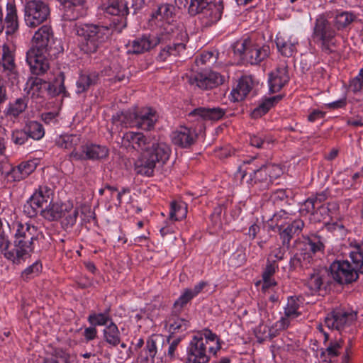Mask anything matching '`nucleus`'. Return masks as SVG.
<instances>
[{"label": "nucleus", "mask_w": 363, "mask_h": 363, "mask_svg": "<svg viewBox=\"0 0 363 363\" xmlns=\"http://www.w3.org/2000/svg\"><path fill=\"white\" fill-rule=\"evenodd\" d=\"M101 9L105 13L113 16L110 26L92 23L76 26V33L82 38L80 48L85 53L96 52L108 40L113 30L121 33L127 26L128 8L125 0H109Z\"/></svg>", "instance_id": "1"}, {"label": "nucleus", "mask_w": 363, "mask_h": 363, "mask_svg": "<svg viewBox=\"0 0 363 363\" xmlns=\"http://www.w3.org/2000/svg\"><path fill=\"white\" fill-rule=\"evenodd\" d=\"M13 227L16 228L13 247L10 249L8 236L2 229V222L0 220V250L7 259L15 264H20L30 257L35 241L42 236V233L36 226L29 223L16 222L13 223Z\"/></svg>", "instance_id": "2"}, {"label": "nucleus", "mask_w": 363, "mask_h": 363, "mask_svg": "<svg viewBox=\"0 0 363 363\" xmlns=\"http://www.w3.org/2000/svg\"><path fill=\"white\" fill-rule=\"evenodd\" d=\"M157 112L150 107H144L140 110L131 111H121L113 115V123H119L125 127L137 128L144 130H152L157 121Z\"/></svg>", "instance_id": "3"}, {"label": "nucleus", "mask_w": 363, "mask_h": 363, "mask_svg": "<svg viewBox=\"0 0 363 363\" xmlns=\"http://www.w3.org/2000/svg\"><path fill=\"white\" fill-rule=\"evenodd\" d=\"M160 35H167V39L160 43L161 48L157 56L158 61L166 62L172 57L181 55L185 51L187 42V35L185 33L170 28H164V31H161Z\"/></svg>", "instance_id": "4"}, {"label": "nucleus", "mask_w": 363, "mask_h": 363, "mask_svg": "<svg viewBox=\"0 0 363 363\" xmlns=\"http://www.w3.org/2000/svg\"><path fill=\"white\" fill-rule=\"evenodd\" d=\"M222 0H191L188 11L191 16L200 15L203 26L209 27L216 23L222 16Z\"/></svg>", "instance_id": "5"}, {"label": "nucleus", "mask_w": 363, "mask_h": 363, "mask_svg": "<svg viewBox=\"0 0 363 363\" xmlns=\"http://www.w3.org/2000/svg\"><path fill=\"white\" fill-rule=\"evenodd\" d=\"M171 148L167 144H160L157 148L146 152L135 162V170L137 174L152 177L157 163L164 164L169 160Z\"/></svg>", "instance_id": "6"}, {"label": "nucleus", "mask_w": 363, "mask_h": 363, "mask_svg": "<svg viewBox=\"0 0 363 363\" xmlns=\"http://www.w3.org/2000/svg\"><path fill=\"white\" fill-rule=\"evenodd\" d=\"M234 53L251 65H258L267 59L270 53L267 45H259L247 38L237 41L233 46Z\"/></svg>", "instance_id": "7"}, {"label": "nucleus", "mask_w": 363, "mask_h": 363, "mask_svg": "<svg viewBox=\"0 0 363 363\" xmlns=\"http://www.w3.org/2000/svg\"><path fill=\"white\" fill-rule=\"evenodd\" d=\"M351 262L348 260H337L330 265V273L333 279L340 284H350L358 279V274H363V262H355L350 252Z\"/></svg>", "instance_id": "8"}, {"label": "nucleus", "mask_w": 363, "mask_h": 363, "mask_svg": "<svg viewBox=\"0 0 363 363\" xmlns=\"http://www.w3.org/2000/svg\"><path fill=\"white\" fill-rule=\"evenodd\" d=\"M303 240L304 250L306 252L304 255L296 254L291 258L290 267L294 269L297 268H308V263L305 262L306 255H308V258H309L317 253H323L325 250L326 240L319 234L311 233L303 236Z\"/></svg>", "instance_id": "9"}, {"label": "nucleus", "mask_w": 363, "mask_h": 363, "mask_svg": "<svg viewBox=\"0 0 363 363\" xmlns=\"http://www.w3.org/2000/svg\"><path fill=\"white\" fill-rule=\"evenodd\" d=\"M121 143L127 149L135 150L138 152L145 151V152L157 148L160 144H166L151 134L133 131L124 133Z\"/></svg>", "instance_id": "10"}, {"label": "nucleus", "mask_w": 363, "mask_h": 363, "mask_svg": "<svg viewBox=\"0 0 363 363\" xmlns=\"http://www.w3.org/2000/svg\"><path fill=\"white\" fill-rule=\"evenodd\" d=\"M336 33L330 23L325 18L320 17L316 19L313 37L320 43L321 50L330 54L335 52L337 47L335 40Z\"/></svg>", "instance_id": "11"}, {"label": "nucleus", "mask_w": 363, "mask_h": 363, "mask_svg": "<svg viewBox=\"0 0 363 363\" xmlns=\"http://www.w3.org/2000/svg\"><path fill=\"white\" fill-rule=\"evenodd\" d=\"M50 13L48 5L41 0H29L24 4V21L27 26L35 28L45 22Z\"/></svg>", "instance_id": "12"}, {"label": "nucleus", "mask_w": 363, "mask_h": 363, "mask_svg": "<svg viewBox=\"0 0 363 363\" xmlns=\"http://www.w3.org/2000/svg\"><path fill=\"white\" fill-rule=\"evenodd\" d=\"M167 39V35L158 34L145 33L129 40L126 44L128 53L143 54L155 48L160 42Z\"/></svg>", "instance_id": "13"}, {"label": "nucleus", "mask_w": 363, "mask_h": 363, "mask_svg": "<svg viewBox=\"0 0 363 363\" xmlns=\"http://www.w3.org/2000/svg\"><path fill=\"white\" fill-rule=\"evenodd\" d=\"M28 84L33 93L37 92L38 95L47 93L50 96H55L62 94L66 96L67 91L64 85V76L62 74L57 77L53 83L47 82L38 77H31Z\"/></svg>", "instance_id": "14"}, {"label": "nucleus", "mask_w": 363, "mask_h": 363, "mask_svg": "<svg viewBox=\"0 0 363 363\" xmlns=\"http://www.w3.org/2000/svg\"><path fill=\"white\" fill-rule=\"evenodd\" d=\"M357 314L342 308H337L328 314L325 318V324L332 330H344L356 320Z\"/></svg>", "instance_id": "15"}, {"label": "nucleus", "mask_w": 363, "mask_h": 363, "mask_svg": "<svg viewBox=\"0 0 363 363\" xmlns=\"http://www.w3.org/2000/svg\"><path fill=\"white\" fill-rule=\"evenodd\" d=\"M54 33L50 26H41L33 36V45L29 50L36 52L48 53L54 43Z\"/></svg>", "instance_id": "16"}, {"label": "nucleus", "mask_w": 363, "mask_h": 363, "mask_svg": "<svg viewBox=\"0 0 363 363\" xmlns=\"http://www.w3.org/2000/svg\"><path fill=\"white\" fill-rule=\"evenodd\" d=\"M208 360L207 346L202 335H195L187 348L186 363H206Z\"/></svg>", "instance_id": "17"}, {"label": "nucleus", "mask_w": 363, "mask_h": 363, "mask_svg": "<svg viewBox=\"0 0 363 363\" xmlns=\"http://www.w3.org/2000/svg\"><path fill=\"white\" fill-rule=\"evenodd\" d=\"M108 155V150L106 146L91 144L82 146L80 151L73 150L69 158L74 160H96L104 159Z\"/></svg>", "instance_id": "18"}, {"label": "nucleus", "mask_w": 363, "mask_h": 363, "mask_svg": "<svg viewBox=\"0 0 363 363\" xmlns=\"http://www.w3.org/2000/svg\"><path fill=\"white\" fill-rule=\"evenodd\" d=\"M224 81L225 77L216 72L192 74L189 79L191 84H195L202 89H213L222 84Z\"/></svg>", "instance_id": "19"}, {"label": "nucleus", "mask_w": 363, "mask_h": 363, "mask_svg": "<svg viewBox=\"0 0 363 363\" xmlns=\"http://www.w3.org/2000/svg\"><path fill=\"white\" fill-rule=\"evenodd\" d=\"M164 343V340L160 335H153L149 337L138 357L139 362L154 363V359L159 351L161 352Z\"/></svg>", "instance_id": "20"}, {"label": "nucleus", "mask_w": 363, "mask_h": 363, "mask_svg": "<svg viewBox=\"0 0 363 363\" xmlns=\"http://www.w3.org/2000/svg\"><path fill=\"white\" fill-rule=\"evenodd\" d=\"M198 134L195 129L180 126L171 134L172 142L181 148H189L195 144Z\"/></svg>", "instance_id": "21"}, {"label": "nucleus", "mask_w": 363, "mask_h": 363, "mask_svg": "<svg viewBox=\"0 0 363 363\" xmlns=\"http://www.w3.org/2000/svg\"><path fill=\"white\" fill-rule=\"evenodd\" d=\"M48 53L36 52L34 50H28L26 52V62L30 72L35 75L45 74L50 68L46 55Z\"/></svg>", "instance_id": "22"}, {"label": "nucleus", "mask_w": 363, "mask_h": 363, "mask_svg": "<svg viewBox=\"0 0 363 363\" xmlns=\"http://www.w3.org/2000/svg\"><path fill=\"white\" fill-rule=\"evenodd\" d=\"M289 81L288 66L285 62L280 63L277 69L269 76V91L272 93L279 91Z\"/></svg>", "instance_id": "23"}, {"label": "nucleus", "mask_w": 363, "mask_h": 363, "mask_svg": "<svg viewBox=\"0 0 363 363\" xmlns=\"http://www.w3.org/2000/svg\"><path fill=\"white\" fill-rule=\"evenodd\" d=\"M275 43L279 52L284 57H292L297 52L298 40L293 35L278 33Z\"/></svg>", "instance_id": "24"}, {"label": "nucleus", "mask_w": 363, "mask_h": 363, "mask_svg": "<svg viewBox=\"0 0 363 363\" xmlns=\"http://www.w3.org/2000/svg\"><path fill=\"white\" fill-rule=\"evenodd\" d=\"M300 301L295 297L291 296L288 298L286 306L284 308V317H282L277 322L276 326L280 330L285 329L289 325V320L298 317L301 315L299 311Z\"/></svg>", "instance_id": "25"}, {"label": "nucleus", "mask_w": 363, "mask_h": 363, "mask_svg": "<svg viewBox=\"0 0 363 363\" xmlns=\"http://www.w3.org/2000/svg\"><path fill=\"white\" fill-rule=\"evenodd\" d=\"M1 65L4 72L10 80H16L18 74L16 71V65L12 52L8 45H4L2 47Z\"/></svg>", "instance_id": "26"}, {"label": "nucleus", "mask_w": 363, "mask_h": 363, "mask_svg": "<svg viewBox=\"0 0 363 363\" xmlns=\"http://www.w3.org/2000/svg\"><path fill=\"white\" fill-rule=\"evenodd\" d=\"M37 164L33 161L22 162L18 166L12 167L8 176L13 181H21L29 176L36 169Z\"/></svg>", "instance_id": "27"}, {"label": "nucleus", "mask_w": 363, "mask_h": 363, "mask_svg": "<svg viewBox=\"0 0 363 363\" xmlns=\"http://www.w3.org/2000/svg\"><path fill=\"white\" fill-rule=\"evenodd\" d=\"M62 18L65 21H73L82 17L86 13L85 4H80L77 1V4L67 3L66 6H63Z\"/></svg>", "instance_id": "28"}, {"label": "nucleus", "mask_w": 363, "mask_h": 363, "mask_svg": "<svg viewBox=\"0 0 363 363\" xmlns=\"http://www.w3.org/2000/svg\"><path fill=\"white\" fill-rule=\"evenodd\" d=\"M225 110L219 107H199L192 111L189 116H198L203 120L218 121L223 118Z\"/></svg>", "instance_id": "29"}, {"label": "nucleus", "mask_w": 363, "mask_h": 363, "mask_svg": "<svg viewBox=\"0 0 363 363\" xmlns=\"http://www.w3.org/2000/svg\"><path fill=\"white\" fill-rule=\"evenodd\" d=\"M304 227V222L301 219L294 220L289 224L286 228L281 230L279 228V235L282 239L284 245H289L292 238L296 235H299Z\"/></svg>", "instance_id": "30"}, {"label": "nucleus", "mask_w": 363, "mask_h": 363, "mask_svg": "<svg viewBox=\"0 0 363 363\" xmlns=\"http://www.w3.org/2000/svg\"><path fill=\"white\" fill-rule=\"evenodd\" d=\"M6 14L4 19V26L6 25V34H13L18 28V20L17 10L15 4L8 3L6 5Z\"/></svg>", "instance_id": "31"}, {"label": "nucleus", "mask_w": 363, "mask_h": 363, "mask_svg": "<svg viewBox=\"0 0 363 363\" xmlns=\"http://www.w3.org/2000/svg\"><path fill=\"white\" fill-rule=\"evenodd\" d=\"M252 84L253 83L250 77H241L238 81L237 86L233 89L231 92L234 100L236 101L243 100L252 89Z\"/></svg>", "instance_id": "32"}, {"label": "nucleus", "mask_w": 363, "mask_h": 363, "mask_svg": "<svg viewBox=\"0 0 363 363\" xmlns=\"http://www.w3.org/2000/svg\"><path fill=\"white\" fill-rule=\"evenodd\" d=\"M277 269L278 264H276L275 261L267 259L266 267L262 274L263 282L262 290L266 291L277 284V281L273 278Z\"/></svg>", "instance_id": "33"}, {"label": "nucleus", "mask_w": 363, "mask_h": 363, "mask_svg": "<svg viewBox=\"0 0 363 363\" xmlns=\"http://www.w3.org/2000/svg\"><path fill=\"white\" fill-rule=\"evenodd\" d=\"M121 333L118 326L111 322L103 330L104 341L112 347H116L121 343Z\"/></svg>", "instance_id": "34"}, {"label": "nucleus", "mask_w": 363, "mask_h": 363, "mask_svg": "<svg viewBox=\"0 0 363 363\" xmlns=\"http://www.w3.org/2000/svg\"><path fill=\"white\" fill-rule=\"evenodd\" d=\"M304 283L312 294H316L323 289V276L319 270L313 269L304 279Z\"/></svg>", "instance_id": "35"}, {"label": "nucleus", "mask_w": 363, "mask_h": 363, "mask_svg": "<svg viewBox=\"0 0 363 363\" xmlns=\"http://www.w3.org/2000/svg\"><path fill=\"white\" fill-rule=\"evenodd\" d=\"M247 182L251 185L259 184L260 187L263 188L268 187L269 185L272 183L264 165L259 169L254 170L253 172L250 174L249 179L247 180Z\"/></svg>", "instance_id": "36"}, {"label": "nucleus", "mask_w": 363, "mask_h": 363, "mask_svg": "<svg viewBox=\"0 0 363 363\" xmlns=\"http://www.w3.org/2000/svg\"><path fill=\"white\" fill-rule=\"evenodd\" d=\"M67 203H50L49 206L41 211V215L48 220H56L62 218L63 211H66Z\"/></svg>", "instance_id": "37"}, {"label": "nucleus", "mask_w": 363, "mask_h": 363, "mask_svg": "<svg viewBox=\"0 0 363 363\" xmlns=\"http://www.w3.org/2000/svg\"><path fill=\"white\" fill-rule=\"evenodd\" d=\"M53 195V190L47 185L39 186L31 196L33 198V203L37 206L43 208V205L47 203Z\"/></svg>", "instance_id": "38"}, {"label": "nucleus", "mask_w": 363, "mask_h": 363, "mask_svg": "<svg viewBox=\"0 0 363 363\" xmlns=\"http://www.w3.org/2000/svg\"><path fill=\"white\" fill-rule=\"evenodd\" d=\"M98 80L99 75L95 72L80 74L77 81V93L81 94L86 91L90 86L97 84Z\"/></svg>", "instance_id": "39"}, {"label": "nucleus", "mask_w": 363, "mask_h": 363, "mask_svg": "<svg viewBox=\"0 0 363 363\" xmlns=\"http://www.w3.org/2000/svg\"><path fill=\"white\" fill-rule=\"evenodd\" d=\"M281 98L282 96L281 95H277L263 99L260 104L252 111L251 113L252 117L255 118L261 117L262 115L267 113L274 104L281 99Z\"/></svg>", "instance_id": "40"}, {"label": "nucleus", "mask_w": 363, "mask_h": 363, "mask_svg": "<svg viewBox=\"0 0 363 363\" xmlns=\"http://www.w3.org/2000/svg\"><path fill=\"white\" fill-rule=\"evenodd\" d=\"M196 335H202L204 340V343H206V346L209 345L208 351L210 353L216 354L217 351L220 350V339L209 329L206 328L198 333Z\"/></svg>", "instance_id": "41"}, {"label": "nucleus", "mask_w": 363, "mask_h": 363, "mask_svg": "<svg viewBox=\"0 0 363 363\" xmlns=\"http://www.w3.org/2000/svg\"><path fill=\"white\" fill-rule=\"evenodd\" d=\"M67 209L62 216V224L65 228H72L77 222L79 210L70 203H66Z\"/></svg>", "instance_id": "42"}, {"label": "nucleus", "mask_w": 363, "mask_h": 363, "mask_svg": "<svg viewBox=\"0 0 363 363\" xmlns=\"http://www.w3.org/2000/svg\"><path fill=\"white\" fill-rule=\"evenodd\" d=\"M356 18L352 11H337L335 15L334 24L337 30L343 29L351 24Z\"/></svg>", "instance_id": "43"}, {"label": "nucleus", "mask_w": 363, "mask_h": 363, "mask_svg": "<svg viewBox=\"0 0 363 363\" xmlns=\"http://www.w3.org/2000/svg\"><path fill=\"white\" fill-rule=\"evenodd\" d=\"M174 7L171 4H162L160 6L155 12L153 14V17L160 21H164L167 22V26L164 27L163 30L164 31V28L170 29V28H173L169 24V20L173 16Z\"/></svg>", "instance_id": "44"}, {"label": "nucleus", "mask_w": 363, "mask_h": 363, "mask_svg": "<svg viewBox=\"0 0 363 363\" xmlns=\"http://www.w3.org/2000/svg\"><path fill=\"white\" fill-rule=\"evenodd\" d=\"M89 323L96 327V326H106L111 322H113V320L109 314V309L106 310L104 313H92L88 316Z\"/></svg>", "instance_id": "45"}, {"label": "nucleus", "mask_w": 363, "mask_h": 363, "mask_svg": "<svg viewBox=\"0 0 363 363\" xmlns=\"http://www.w3.org/2000/svg\"><path fill=\"white\" fill-rule=\"evenodd\" d=\"M80 142V138L77 135H62L55 140V145L61 148L76 150L74 147Z\"/></svg>", "instance_id": "46"}, {"label": "nucleus", "mask_w": 363, "mask_h": 363, "mask_svg": "<svg viewBox=\"0 0 363 363\" xmlns=\"http://www.w3.org/2000/svg\"><path fill=\"white\" fill-rule=\"evenodd\" d=\"M27 104L28 99L26 97L17 99L13 103L9 104L6 115L16 118L26 110Z\"/></svg>", "instance_id": "47"}, {"label": "nucleus", "mask_w": 363, "mask_h": 363, "mask_svg": "<svg viewBox=\"0 0 363 363\" xmlns=\"http://www.w3.org/2000/svg\"><path fill=\"white\" fill-rule=\"evenodd\" d=\"M187 214V206L185 203L172 202L169 211L171 221L180 220L184 218Z\"/></svg>", "instance_id": "48"}, {"label": "nucleus", "mask_w": 363, "mask_h": 363, "mask_svg": "<svg viewBox=\"0 0 363 363\" xmlns=\"http://www.w3.org/2000/svg\"><path fill=\"white\" fill-rule=\"evenodd\" d=\"M43 363H71L70 355L65 350L56 349L50 357L44 359Z\"/></svg>", "instance_id": "49"}, {"label": "nucleus", "mask_w": 363, "mask_h": 363, "mask_svg": "<svg viewBox=\"0 0 363 363\" xmlns=\"http://www.w3.org/2000/svg\"><path fill=\"white\" fill-rule=\"evenodd\" d=\"M182 340V336L172 337V335H169L167 337V342L169 346L167 353V357L169 358L170 361L175 359L177 357H178L177 350Z\"/></svg>", "instance_id": "50"}, {"label": "nucleus", "mask_w": 363, "mask_h": 363, "mask_svg": "<svg viewBox=\"0 0 363 363\" xmlns=\"http://www.w3.org/2000/svg\"><path fill=\"white\" fill-rule=\"evenodd\" d=\"M194 298V296L191 293V289H185L180 296L175 301L174 303V311L175 313L180 312L182 309Z\"/></svg>", "instance_id": "51"}, {"label": "nucleus", "mask_w": 363, "mask_h": 363, "mask_svg": "<svg viewBox=\"0 0 363 363\" xmlns=\"http://www.w3.org/2000/svg\"><path fill=\"white\" fill-rule=\"evenodd\" d=\"M272 143V139L262 134L252 135L250 137V145L257 148H269Z\"/></svg>", "instance_id": "52"}, {"label": "nucleus", "mask_w": 363, "mask_h": 363, "mask_svg": "<svg viewBox=\"0 0 363 363\" xmlns=\"http://www.w3.org/2000/svg\"><path fill=\"white\" fill-rule=\"evenodd\" d=\"M26 132L28 137L34 140L41 139L45 134L43 125L35 121H30L28 123Z\"/></svg>", "instance_id": "53"}, {"label": "nucleus", "mask_w": 363, "mask_h": 363, "mask_svg": "<svg viewBox=\"0 0 363 363\" xmlns=\"http://www.w3.org/2000/svg\"><path fill=\"white\" fill-rule=\"evenodd\" d=\"M43 266L40 261H35L31 265L26 267L21 273L23 280H29L37 277L42 271Z\"/></svg>", "instance_id": "54"}, {"label": "nucleus", "mask_w": 363, "mask_h": 363, "mask_svg": "<svg viewBox=\"0 0 363 363\" xmlns=\"http://www.w3.org/2000/svg\"><path fill=\"white\" fill-rule=\"evenodd\" d=\"M342 340L341 339L331 342L329 346L323 351L321 356L325 358H328L330 361L336 357L339 354V350L342 347Z\"/></svg>", "instance_id": "55"}, {"label": "nucleus", "mask_w": 363, "mask_h": 363, "mask_svg": "<svg viewBox=\"0 0 363 363\" xmlns=\"http://www.w3.org/2000/svg\"><path fill=\"white\" fill-rule=\"evenodd\" d=\"M43 208L37 206L33 203V198L30 197L26 203L23 206V213L30 218L35 217L39 211L41 212Z\"/></svg>", "instance_id": "56"}, {"label": "nucleus", "mask_w": 363, "mask_h": 363, "mask_svg": "<svg viewBox=\"0 0 363 363\" xmlns=\"http://www.w3.org/2000/svg\"><path fill=\"white\" fill-rule=\"evenodd\" d=\"M264 166L268 172V175L270 177L272 182L273 180L279 177L283 173L282 169L279 164H269Z\"/></svg>", "instance_id": "57"}, {"label": "nucleus", "mask_w": 363, "mask_h": 363, "mask_svg": "<svg viewBox=\"0 0 363 363\" xmlns=\"http://www.w3.org/2000/svg\"><path fill=\"white\" fill-rule=\"evenodd\" d=\"M328 191L327 190H325L316 194L315 196H311L313 200L314 203H315L317 209L319 210L320 211L321 210L325 209V206L323 205L322 203L324 202L328 199Z\"/></svg>", "instance_id": "58"}, {"label": "nucleus", "mask_w": 363, "mask_h": 363, "mask_svg": "<svg viewBox=\"0 0 363 363\" xmlns=\"http://www.w3.org/2000/svg\"><path fill=\"white\" fill-rule=\"evenodd\" d=\"M350 88L354 92H357L363 88V68L360 69L359 74L351 82Z\"/></svg>", "instance_id": "59"}, {"label": "nucleus", "mask_w": 363, "mask_h": 363, "mask_svg": "<svg viewBox=\"0 0 363 363\" xmlns=\"http://www.w3.org/2000/svg\"><path fill=\"white\" fill-rule=\"evenodd\" d=\"M188 321L184 319L177 318L172 323H170L169 330L174 333L179 331H184L187 329Z\"/></svg>", "instance_id": "60"}, {"label": "nucleus", "mask_w": 363, "mask_h": 363, "mask_svg": "<svg viewBox=\"0 0 363 363\" xmlns=\"http://www.w3.org/2000/svg\"><path fill=\"white\" fill-rule=\"evenodd\" d=\"M29 139L26 131L15 130L12 133L11 140L16 145H23Z\"/></svg>", "instance_id": "61"}, {"label": "nucleus", "mask_w": 363, "mask_h": 363, "mask_svg": "<svg viewBox=\"0 0 363 363\" xmlns=\"http://www.w3.org/2000/svg\"><path fill=\"white\" fill-rule=\"evenodd\" d=\"M216 60V57L214 56L212 52H203L200 57L196 60V62L198 65H205L206 63H213Z\"/></svg>", "instance_id": "62"}, {"label": "nucleus", "mask_w": 363, "mask_h": 363, "mask_svg": "<svg viewBox=\"0 0 363 363\" xmlns=\"http://www.w3.org/2000/svg\"><path fill=\"white\" fill-rule=\"evenodd\" d=\"M351 252L355 262L363 263V242L356 245Z\"/></svg>", "instance_id": "63"}, {"label": "nucleus", "mask_w": 363, "mask_h": 363, "mask_svg": "<svg viewBox=\"0 0 363 363\" xmlns=\"http://www.w3.org/2000/svg\"><path fill=\"white\" fill-rule=\"evenodd\" d=\"M287 195L284 189H278L271 196V201L274 204H279V202L286 201Z\"/></svg>", "instance_id": "64"}]
</instances>
